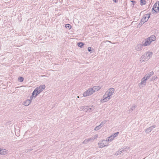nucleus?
Returning <instances> with one entry per match:
<instances>
[{"instance_id":"29","label":"nucleus","mask_w":159,"mask_h":159,"mask_svg":"<svg viewBox=\"0 0 159 159\" xmlns=\"http://www.w3.org/2000/svg\"><path fill=\"white\" fill-rule=\"evenodd\" d=\"M89 52H92V50H89Z\"/></svg>"},{"instance_id":"21","label":"nucleus","mask_w":159,"mask_h":159,"mask_svg":"<svg viewBox=\"0 0 159 159\" xmlns=\"http://www.w3.org/2000/svg\"><path fill=\"white\" fill-rule=\"evenodd\" d=\"M140 3L142 5L145 4L146 3L145 0H140Z\"/></svg>"},{"instance_id":"16","label":"nucleus","mask_w":159,"mask_h":159,"mask_svg":"<svg viewBox=\"0 0 159 159\" xmlns=\"http://www.w3.org/2000/svg\"><path fill=\"white\" fill-rule=\"evenodd\" d=\"M123 150L122 149H120L116 152L115 155L116 156L120 155L123 152Z\"/></svg>"},{"instance_id":"9","label":"nucleus","mask_w":159,"mask_h":159,"mask_svg":"<svg viewBox=\"0 0 159 159\" xmlns=\"http://www.w3.org/2000/svg\"><path fill=\"white\" fill-rule=\"evenodd\" d=\"M111 98L105 94L102 98L100 99V102L102 103H104L108 102Z\"/></svg>"},{"instance_id":"17","label":"nucleus","mask_w":159,"mask_h":159,"mask_svg":"<svg viewBox=\"0 0 159 159\" xmlns=\"http://www.w3.org/2000/svg\"><path fill=\"white\" fill-rule=\"evenodd\" d=\"M102 123H101L99 125L96 126L94 130L96 131H97L99 130L100 128L102 127Z\"/></svg>"},{"instance_id":"12","label":"nucleus","mask_w":159,"mask_h":159,"mask_svg":"<svg viewBox=\"0 0 159 159\" xmlns=\"http://www.w3.org/2000/svg\"><path fill=\"white\" fill-rule=\"evenodd\" d=\"M150 14H147L145 15L142 18L141 20V21L143 23L146 22L148 20Z\"/></svg>"},{"instance_id":"3","label":"nucleus","mask_w":159,"mask_h":159,"mask_svg":"<svg viewBox=\"0 0 159 159\" xmlns=\"http://www.w3.org/2000/svg\"><path fill=\"white\" fill-rule=\"evenodd\" d=\"M107 139H102L98 143V147L99 148H103L107 147L109 145V143Z\"/></svg>"},{"instance_id":"22","label":"nucleus","mask_w":159,"mask_h":159,"mask_svg":"<svg viewBox=\"0 0 159 159\" xmlns=\"http://www.w3.org/2000/svg\"><path fill=\"white\" fill-rule=\"evenodd\" d=\"M92 139H93V138ZM91 140V139H87L85 140L83 142V143H86L87 142H89V141L90 140Z\"/></svg>"},{"instance_id":"15","label":"nucleus","mask_w":159,"mask_h":159,"mask_svg":"<svg viewBox=\"0 0 159 159\" xmlns=\"http://www.w3.org/2000/svg\"><path fill=\"white\" fill-rule=\"evenodd\" d=\"M148 39L151 43L152 41L156 40V37L155 36L152 35L149 37Z\"/></svg>"},{"instance_id":"6","label":"nucleus","mask_w":159,"mask_h":159,"mask_svg":"<svg viewBox=\"0 0 159 159\" xmlns=\"http://www.w3.org/2000/svg\"><path fill=\"white\" fill-rule=\"evenodd\" d=\"M115 90L114 88L111 87L109 88L106 92L105 94L107 96L111 98L115 92Z\"/></svg>"},{"instance_id":"2","label":"nucleus","mask_w":159,"mask_h":159,"mask_svg":"<svg viewBox=\"0 0 159 159\" xmlns=\"http://www.w3.org/2000/svg\"><path fill=\"white\" fill-rule=\"evenodd\" d=\"M152 53L150 52H148L144 54L140 57L139 61L141 63H144L148 61L152 57Z\"/></svg>"},{"instance_id":"25","label":"nucleus","mask_w":159,"mask_h":159,"mask_svg":"<svg viewBox=\"0 0 159 159\" xmlns=\"http://www.w3.org/2000/svg\"><path fill=\"white\" fill-rule=\"evenodd\" d=\"M135 106H134L131 107H130V109L132 111H133L135 109Z\"/></svg>"},{"instance_id":"30","label":"nucleus","mask_w":159,"mask_h":159,"mask_svg":"<svg viewBox=\"0 0 159 159\" xmlns=\"http://www.w3.org/2000/svg\"><path fill=\"white\" fill-rule=\"evenodd\" d=\"M77 98H79V96H78V97H77Z\"/></svg>"},{"instance_id":"18","label":"nucleus","mask_w":159,"mask_h":159,"mask_svg":"<svg viewBox=\"0 0 159 159\" xmlns=\"http://www.w3.org/2000/svg\"><path fill=\"white\" fill-rule=\"evenodd\" d=\"M150 43L151 42H150L149 41V40L148 39L143 44V45L144 46H147L150 44Z\"/></svg>"},{"instance_id":"26","label":"nucleus","mask_w":159,"mask_h":159,"mask_svg":"<svg viewBox=\"0 0 159 159\" xmlns=\"http://www.w3.org/2000/svg\"><path fill=\"white\" fill-rule=\"evenodd\" d=\"M115 2H117V0H112Z\"/></svg>"},{"instance_id":"10","label":"nucleus","mask_w":159,"mask_h":159,"mask_svg":"<svg viewBox=\"0 0 159 159\" xmlns=\"http://www.w3.org/2000/svg\"><path fill=\"white\" fill-rule=\"evenodd\" d=\"M152 9L156 12L159 11V1L156 2L154 5Z\"/></svg>"},{"instance_id":"8","label":"nucleus","mask_w":159,"mask_h":159,"mask_svg":"<svg viewBox=\"0 0 159 159\" xmlns=\"http://www.w3.org/2000/svg\"><path fill=\"white\" fill-rule=\"evenodd\" d=\"M119 134L118 132H117L116 133L112 134L110 136L108 137L107 140L108 142H111Z\"/></svg>"},{"instance_id":"28","label":"nucleus","mask_w":159,"mask_h":159,"mask_svg":"<svg viewBox=\"0 0 159 159\" xmlns=\"http://www.w3.org/2000/svg\"><path fill=\"white\" fill-rule=\"evenodd\" d=\"M91 49V48L90 47H89L88 48V50H90Z\"/></svg>"},{"instance_id":"13","label":"nucleus","mask_w":159,"mask_h":159,"mask_svg":"<svg viewBox=\"0 0 159 159\" xmlns=\"http://www.w3.org/2000/svg\"><path fill=\"white\" fill-rule=\"evenodd\" d=\"M93 90L94 91V93L96 92L99 91L101 89V87L99 86H95L92 87Z\"/></svg>"},{"instance_id":"11","label":"nucleus","mask_w":159,"mask_h":159,"mask_svg":"<svg viewBox=\"0 0 159 159\" xmlns=\"http://www.w3.org/2000/svg\"><path fill=\"white\" fill-rule=\"evenodd\" d=\"M8 153V151L5 148H0V155H5Z\"/></svg>"},{"instance_id":"1","label":"nucleus","mask_w":159,"mask_h":159,"mask_svg":"<svg viewBox=\"0 0 159 159\" xmlns=\"http://www.w3.org/2000/svg\"><path fill=\"white\" fill-rule=\"evenodd\" d=\"M46 86L44 84H41L35 88L31 93V96L35 98L38 95L45 90Z\"/></svg>"},{"instance_id":"19","label":"nucleus","mask_w":159,"mask_h":159,"mask_svg":"<svg viewBox=\"0 0 159 159\" xmlns=\"http://www.w3.org/2000/svg\"><path fill=\"white\" fill-rule=\"evenodd\" d=\"M18 81L20 82H23L24 80V78L22 77H19L17 79Z\"/></svg>"},{"instance_id":"4","label":"nucleus","mask_w":159,"mask_h":159,"mask_svg":"<svg viewBox=\"0 0 159 159\" xmlns=\"http://www.w3.org/2000/svg\"><path fill=\"white\" fill-rule=\"evenodd\" d=\"M93 93H94V91L91 87L89 88L85 91L83 93V96L84 97H86L92 95Z\"/></svg>"},{"instance_id":"23","label":"nucleus","mask_w":159,"mask_h":159,"mask_svg":"<svg viewBox=\"0 0 159 159\" xmlns=\"http://www.w3.org/2000/svg\"><path fill=\"white\" fill-rule=\"evenodd\" d=\"M65 27L66 28H68L69 29H70L71 28V26L69 24H66L65 25Z\"/></svg>"},{"instance_id":"14","label":"nucleus","mask_w":159,"mask_h":159,"mask_svg":"<svg viewBox=\"0 0 159 159\" xmlns=\"http://www.w3.org/2000/svg\"><path fill=\"white\" fill-rule=\"evenodd\" d=\"M154 128H155V127L153 126H151L145 130L146 133H148L151 132Z\"/></svg>"},{"instance_id":"7","label":"nucleus","mask_w":159,"mask_h":159,"mask_svg":"<svg viewBox=\"0 0 159 159\" xmlns=\"http://www.w3.org/2000/svg\"><path fill=\"white\" fill-rule=\"evenodd\" d=\"M34 99L32 96L31 95L29 98V99H27L25 100L23 103V105L26 107L29 106L33 100Z\"/></svg>"},{"instance_id":"5","label":"nucleus","mask_w":159,"mask_h":159,"mask_svg":"<svg viewBox=\"0 0 159 159\" xmlns=\"http://www.w3.org/2000/svg\"><path fill=\"white\" fill-rule=\"evenodd\" d=\"M151 75L149 74H147L145 75L141 79V82L139 84L140 85L145 86L146 84V82L150 77Z\"/></svg>"},{"instance_id":"20","label":"nucleus","mask_w":159,"mask_h":159,"mask_svg":"<svg viewBox=\"0 0 159 159\" xmlns=\"http://www.w3.org/2000/svg\"><path fill=\"white\" fill-rule=\"evenodd\" d=\"M87 107L88 108V109L87 111L89 112H90L92 111V107H90L89 106H86L84 107Z\"/></svg>"},{"instance_id":"24","label":"nucleus","mask_w":159,"mask_h":159,"mask_svg":"<svg viewBox=\"0 0 159 159\" xmlns=\"http://www.w3.org/2000/svg\"><path fill=\"white\" fill-rule=\"evenodd\" d=\"M78 45L79 47H81L84 45V44L82 43H78Z\"/></svg>"},{"instance_id":"27","label":"nucleus","mask_w":159,"mask_h":159,"mask_svg":"<svg viewBox=\"0 0 159 159\" xmlns=\"http://www.w3.org/2000/svg\"><path fill=\"white\" fill-rule=\"evenodd\" d=\"M98 137V135H96L95 136V138L94 139H94L96 138H97Z\"/></svg>"}]
</instances>
